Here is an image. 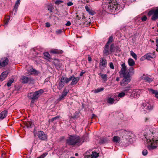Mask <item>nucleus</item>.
<instances>
[{
	"mask_svg": "<svg viewBox=\"0 0 158 158\" xmlns=\"http://www.w3.org/2000/svg\"><path fill=\"white\" fill-rule=\"evenodd\" d=\"M8 74V73L7 72L5 71L2 72L0 76V81H2L5 79Z\"/></svg>",
	"mask_w": 158,
	"mask_h": 158,
	"instance_id": "nucleus-18",
	"label": "nucleus"
},
{
	"mask_svg": "<svg viewBox=\"0 0 158 158\" xmlns=\"http://www.w3.org/2000/svg\"><path fill=\"white\" fill-rule=\"evenodd\" d=\"M142 105L146 109L149 111L152 110L153 108L152 105H151L148 103L147 104L143 103Z\"/></svg>",
	"mask_w": 158,
	"mask_h": 158,
	"instance_id": "nucleus-17",
	"label": "nucleus"
},
{
	"mask_svg": "<svg viewBox=\"0 0 158 158\" xmlns=\"http://www.w3.org/2000/svg\"><path fill=\"white\" fill-rule=\"evenodd\" d=\"M153 143L152 142L150 145H149L148 146V148L149 150H153L155 149H156L157 147V146H154L153 145Z\"/></svg>",
	"mask_w": 158,
	"mask_h": 158,
	"instance_id": "nucleus-26",
	"label": "nucleus"
},
{
	"mask_svg": "<svg viewBox=\"0 0 158 158\" xmlns=\"http://www.w3.org/2000/svg\"><path fill=\"white\" fill-rule=\"evenodd\" d=\"M24 123L27 128H32L34 126V123L31 120L24 122Z\"/></svg>",
	"mask_w": 158,
	"mask_h": 158,
	"instance_id": "nucleus-15",
	"label": "nucleus"
},
{
	"mask_svg": "<svg viewBox=\"0 0 158 158\" xmlns=\"http://www.w3.org/2000/svg\"><path fill=\"white\" fill-rule=\"evenodd\" d=\"M108 140L106 138H102L99 141V143L101 144H103L107 142Z\"/></svg>",
	"mask_w": 158,
	"mask_h": 158,
	"instance_id": "nucleus-30",
	"label": "nucleus"
},
{
	"mask_svg": "<svg viewBox=\"0 0 158 158\" xmlns=\"http://www.w3.org/2000/svg\"><path fill=\"white\" fill-rule=\"evenodd\" d=\"M48 153L47 152H44L37 158H44L48 155Z\"/></svg>",
	"mask_w": 158,
	"mask_h": 158,
	"instance_id": "nucleus-41",
	"label": "nucleus"
},
{
	"mask_svg": "<svg viewBox=\"0 0 158 158\" xmlns=\"http://www.w3.org/2000/svg\"><path fill=\"white\" fill-rule=\"evenodd\" d=\"M113 36H111L109 38L108 41L106 44H108L109 45V44L111 43L112 42H113Z\"/></svg>",
	"mask_w": 158,
	"mask_h": 158,
	"instance_id": "nucleus-39",
	"label": "nucleus"
},
{
	"mask_svg": "<svg viewBox=\"0 0 158 158\" xmlns=\"http://www.w3.org/2000/svg\"><path fill=\"white\" fill-rule=\"evenodd\" d=\"M66 81L65 77L63 76H62L59 81V84L57 87V88L60 90L63 88L65 84H66Z\"/></svg>",
	"mask_w": 158,
	"mask_h": 158,
	"instance_id": "nucleus-8",
	"label": "nucleus"
},
{
	"mask_svg": "<svg viewBox=\"0 0 158 158\" xmlns=\"http://www.w3.org/2000/svg\"><path fill=\"white\" fill-rule=\"evenodd\" d=\"M147 17L145 15H144L141 18V19L142 20V21H146L147 20Z\"/></svg>",
	"mask_w": 158,
	"mask_h": 158,
	"instance_id": "nucleus-49",
	"label": "nucleus"
},
{
	"mask_svg": "<svg viewBox=\"0 0 158 158\" xmlns=\"http://www.w3.org/2000/svg\"><path fill=\"white\" fill-rule=\"evenodd\" d=\"M63 31V29H58L56 31V33L57 35L60 34Z\"/></svg>",
	"mask_w": 158,
	"mask_h": 158,
	"instance_id": "nucleus-44",
	"label": "nucleus"
},
{
	"mask_svg": "<svg viewBox=\"0 0 158 158\" xmlns=\"http://www.w3.org/2000/svg\"><path fill=\"white\" fill-rule=\"evenodd\" d=\"M145 59H147L146 58L145 55H144V56H143L140 58V60L141 61H143Z\"/></svg>",
	"mask_w": 158,
	"mask_h": 158,
	"instance_id": "nucleus-58",
	"label": "nucleus"
},
{
	"mask_svg": "<svg viewBox=\"0 0 158 158\" xmlns=\"http://www.w3.org/2000/svg\"><path fill=\"white\" fill-rule=\"evenodd\" d=\"M149 17L152 15L151 19L155 21L158 19V7L153 8L150 10L148 13Z\"/></svg>",
	"mask_w": 158,
	"mask_h": 158,
	"instance_id": "nucleus-5",
	"label": "nucleus"
},
{
	"mask_svg": "<svg viewBox=\"0 0 158 158\" xmlns=\"http://www.w3.org/2000/svg\"><path fill=\"white\" fill-rule=\"evenodd\" d=\"M149 91L150 92H151L152 94H155V96L158 99V91L157 90H155L152 89H149Z\"/></svg>",
	"mask_w": 158,
	"mask_h": 158,
	"instance_id": "nucleus-22",
	"label": "nucleus"
},
{
	"mask_svg": "<svg viewBox=\"0 0 158 158\" xmlns=\"http://www.w3.org/2000/svg\"><path fill=\"white\" fill-rule=\"evenodd\" d=\"M120 133L121 135L122 134L123 135V136H124L126 135H128L130 134L131 133L128 130H121V131L120 132Z\"/></svg>",
	"mask_w": 158,
	"mask_h": 158,
	"instance_id": "nucleus-24",
	"label": "nucleus"
},
{
	"mask_svg": "<svg viewBox=\"0 0 158 158\" xmlns=\"http://www.w3.org/2000/svg\"><path fill=\"white\" fill-rule=\"evenodd\" d=\"M115 49V47L114 44H112L110 46V54L114 52Z\"/></svg>",
	"mask_w": 158,
	"mask_h": 158,
	"instance_id": "nucleus-27",
	"label": "nucleus"
},
{
	"mask_svg": "<svg viewBox=\"0 0 158 158\" xmlns=\"http://www.w3.org/2000/svg\"><path fill=\"white\" fill-rule=\"evenodd\" d=\"M63 53V51L61 50L57 49H53L51 50L50 53L53 54H62Z\"/></svg>",
	"mask_w": 158,
	"mask_h": 158,
	"instance_id": "nucleus-20",
	"label": "nucleus"
},
{
	"mask_svg": "<svg viewBox=\"0 0 158 158\" xmlns=\"http://www.w3.org/2000/svg\"><path fill=\"white\" fill-rule=\"evenodd\" d=\"M120 5L117 4L116 0H110V2L102 5L103 11L108 12H114L120 9Z\"/></svg>",
	"mask_w": 158,
	"mask_h": 158,
	"instance_id": "nucleus-2",
	"label": "nucleus"
},
{
	"mask_svg": "<svg viewBox=\"0 0 158 158\" xmlns=\"http://www.w3.org/2000/svg\"><path fill=\"white\" fill-rule=\"evenodd\" d=\"M69 89L64 88L63 91L62 92L61 95L60 96L59 98H58V101H60L62 100L66 96L67 94L69 92Z\"/></svg>",
	"mask_w": 158,
	"mask_h": 158,
	"instance_id": "nucleus-11",
	"label": "nucleus"
},
{
	"mask_svg": "<svg viewBox=\"0 0 158 158\" xmlns=\"http://www.w3.org/2000/svg\"><path fill=\"white\" fill-rule=\"evenodd\" d=\"M82 138L76 135H70L66 140V143L68 145L75 146L81 144L83 142Z\"/></svg>",
	"mask_w": 158,
	"mask_h": 158,
	"instance_id": "nucleus-3",
	"label": "nucleus"
},
{
	"mask_svg": "<svg viewBox=\"0 0 158 158\" xmlns=\"http://www.w3.org/2000/svg\"><path fill=\"white\" fill-rule=\"evenodd\" d=\"M20 0H17L15 5L14 6V10H15V12H17L18 7L20 4Z\"/></svg>",
	"mask_w": 158,
	"mask_h": 158,
	"instance_id": "nucleus-25",
	"label": "nucleus"
},
{
	"mask_svg": "<svg viewBox=\"0 0 158 158\" xmlns=\"http://www.w3.org/2000/svg\"><path fill=\"white\" fill-rule=\"evenodd\" d=\"M88 60L89 62H90L92 61V58L89 55L88 56Z\"/></svg>",
	"mask_w": 158,
	"mask_h": 158,
	"instance_id": "nucleus-61",
	"label": "nucleus"
},
{
	"mask_svg": "<svg viewBox=\"0 0 158 158\" xmlns=\"http://www.w3.org/2000/svg\"><path fill=\"white\" fill-rule=\"evenodd\" d=\"M89 15H94L95 14V12L93 10H91L90 11H89Z\"/></svg>",
	"mask_w": 158,
	"mask_h": 158,
	"instance_id": "nucleus-54",
	"label": "nucleus"
},
{
	"mask_svg": "<svg viewBox=\"0 0 158 158\" xmlns=\"http://www.w3.org/2000/svg\"><path fill=\"white\" fill-rule=\"evenodd\" d=\"M115 49L116 50V53H118L121 51V49L118 46H116L115 47Z\"/></svg>",
	"mask_w": 158,
	"mask_h": 158,
	"instance_id": "nucleus-42",
	"label": "nucleus"
},
{
	"mask_svg": "<svg viewBox=\"0 0 158 158\" xmlns=\"http://www.w3.org/2000/svg\"><path fill=\"white\" fill-rule=\"evenodd\" d=\"M99 156V154L96 152H92L91 155H85L84 157L85 158H97Z\"/></svg>",
	"mask_w": 158,
	"mask_h": 158,
	"instance_id": "nucleus-14",
	"label": "nucleus"
},
{
	"mask_svg": "<svg viewBox=\"0 0 158 158\" xmlns=\"http://www.w3.org/2000/svg\"><path fill=\"white\" fill-rule=\"evenodd\" d=\"M104 89L103 87L98 88L96 89H95L94 90V93H97L103 91L104 90Z\"/></svg>",
	"mask_w": 158,
	"mask_h": 158,
	"instance_id": "nucleus-36",
	"label": "nucleus"
},
{
	"mask_svg": "<svg viewBox=\"0 0 158 158\" xmlns=\"http://www.w3.org/2000/svg\"><path fill=\"white\" fill-rule=\"evenodd\" d=\"M139 90H134L132 92V94L134 95V97H138L139 94Z\"/></svg>",
	"mask_w": 158,
	"mask_h": 158,
	"instance_id": "nucleus-32",
	"label": "nucleus"
},
{
	"mask_svg": "<svg viewBox=\"0 0 158 158\" xmlns=\"http://www.w3.org/2000/svg\"><path fill=\"white\" fill-rule=\"evenodd\" d=\"M71 25V23L70 21H68L67 23L65 24L66 26H69Z\"/></svg>",
	"mask_w": 158,
	"mask_h": 158,
	"instance_id": "nucleus-57",
	"label": "nucleus"
},
{
	"mask_svg": "<svg viewBox=\"0 0 158 158\" xmlns=\"http://www.w3.org/2000/svg\"><path fill=\"white\" fill-rule=\"evenodd\" d=\"M63 1L61 0H56L55 2V3L56 5H59L61 3H63Z\"/></svg>",
	"mask_w": 158,
	"mask_h": 158,
	"instance_id": "nucleus-47",
	"label": "nucleus"
},
{
	"mask_svg": "<svg viewBox=\"0 0 158 158\" xmlns=\"http://www.w3.org/2000/svg\"><path fill=\"white\" fill-rule=\"evenodd\" d=\"M128 63L130 66L132 67L135 65V62L132 59L130 58L128 60Z\"/></svg>",
	"mask_w": 158,
	"mask_h": 158,
	"instance_id": "nucleus-23",
	"label": "nucleus"
},
{
	"mask_svg": "<svg viewBox=\"0 0 158 158\" xmlns=\"http://www.w3.org/2000/svg\"><path fill=\"white\" fill-rule=\"evenodd\" d=\"M130 88V86H128L127 87H125L124 89V92H127L129 90V89Z\"/></svg>",
	"mask_w": 158,
	"mask_h": 158,
	"instance_id": "nucleus-52",
	"label": "nucleus"
},
{
	"mask_svg": "<svg viewBox=\"0 0 158 158\" xmlns=\"http://www.w3.org/2000/svg\"><path fill=\"white\" fill-rule=\"evenodd\" d=\"M85 8L86 10L87 11L88 13L91 10L90 9L89 7L87 6H85Z\"/></svg>",
	"mask_w": 158,
	"mask_h": 158,
	"instance_id": "nucleus-55",
	"label": "nucleus"
},
{
	"mask_svg": "<svg viewBox=\"0 0 158 158\" xmlns=\"http://www.w3.org/2000/svg\"><path fill=\"white\" fill-rule=\"evenodd\" d=\"M114 99L111 97L109 98L107 100V102L110 104H112L114 103L115 101Z\"/></svg>",
	"mask_w": 158,
	"mask_h": 158,
	"instance_id": "nucleus-31",
	"label": "nucleus"
},
{
	"mask_svg": "<svg viewBox=\"0 0 158 158\" xmlns=\"http://www.w3.org/2000/svg\"><path fill=\"white\" fill-rule=\"evenodd\" d=\"M107 65V61L105 59H101L100 60L99 66L102 69L106 67Z\"/></svg>",
	"mask_w": 158,
	"mask_h": 158,
	"instance_id": "nucleus-12",
	"label": "nucleus"
},
{
	"mask_svg": "<svg viewBox=\"0 0 158 158\" xmlns=\"http://www.w3.org/2000/svg\"><path fill=\"white\" fill-rule=\"evenodd\" d=\"M152 142L153 143H155L156 144H157L158 143V140H155L153 139H152Z\"/></svg>",
	"mask_w": 158,
	"mask_h": 158,
	"instance_id": "nucleus-60",
	"label": "nucleus"
},
{
	"mask_svg": "<svg viewBox=\"0 0 158 158\" xmlns=\"http://www.w3.org/2000/svg\"><path fill=\"white\" fill-rule=\"evenodd\" d=\"M109 45L106 44L104 47V50L103 51V53L106 56H107L109 54H110L109 50Z\"/></svg>",
	"mask_w": 158,
	"mask_h": 158,
	"instance_id": "nucleus-16",
	"label": "nucleus"
},
{
	"mask_svg": "<svg viewBox=\"0 0 158 158\" xmlns=\"http://www.w3.org/2000/svg\"><path fill=\"white\" fill-rule=\"evenodd\" d=\"M60 118V116L59 115H57L53 118L52 119H49V122H53V121L55 120H59V118Z\"/></svg>",
	"mask_w": 158,
	"mask_h": 158,
	"instance_id": "nucleus-29",
	"label": "nucleus"
},
{
	"mask_svg": "<svg viewBox=\"0 0 158 158\" xmlns=\"http://www.w3.org/2000/svg\"><path fill=\"white\" fill-rule=\"evenodd\" d=\"M99 74L100 75L102 78L104 79L105 81H106L107 80V75L106 74H102L101 73H100Z\"/></svg>",
	"mask_w": 158,
	"mask_h": 158,
	"instance_id": "nucleus-37",
	"label": "nucleus"
},
{
	"mask_svg": "<svg viewBox=\"0 0 158 158\" xmlns=\"http://www.w3.org/2000/svg\"><path fill=\"white\" fill-rule=\"evenodd\" d=\"M131 55L136 60L137 59V57L136 54L133 52L132 51H130Z\"/></svg>",
	"mask_w": 158,
	"mask_h": 158,
	"instance_id": "nucleus-35",
	"label": "nucleus"
},
{
	"mask_svg": "<svg viewBox=\"0 0 158 158\" xmlns=\"http://www.w3.org/2000/svg\"><path fill=\"white\" fill-rule=\"evenodd\" d=\"M53 8V7L52 6H49L48 7V10L50 11V12H52Z\"/></svg>",
	"mask_w": 158,
	"mask_h": 158,
	"instance_id": "nucleus-53",
	"label": "nucleus"
},
{
	"mask_svg": "<svg viewBox=\"0 0 158 158\" xmlns=\"http://www.w3.org/2000/svg\"><path fill=\"white\" fill-rule=\"evenodd\" d=\"M9 18H7L6 19L5 22V25H7L8 23V22H9V20L10 19V16H8Z\"/></svg>",
	"mask_w": 158,
	"mask_h": 158,
	"instance_id": "nucleus-51",
	"label": "nucleus"
},
{
	"mask_svg": "<svg viewBox=\"0 0 158 158\" xmlns=\"http://www.w3.org/2000/svg\"><path fill=\"white\" fill-rule=\"evenodd\" d=\"M31 72H33L34 73H37V71L35 69H33V70L31 71Z\"/></svg>",
	"mask_w": 158,
	"mask_h": 158,
	"instance_id": "nucleus-64",
	"label": "nucleus"
},
{
	"mask_svg": "<svg viewBox=\"0 0 158 158\" xmlns=\"http://www.w3.org/2000/svg\"><path fill=\"white\" fill-rule=\"evenodd\" d=\"M122 68L119 72L120 77H122V75L123 78L120 82V85L122 86H124L127 85L131 81V76L134 73V69L133 67H131L127 71L126 66L125 63L121 65Z\"/></svg>",
	"mask_w": 158,
	"mask_h": 158,
	"instance_id": "nucleus-1",
	"label": "nucleus"
},
{
	"mask_svg": "<svg viewBox=\"0 0 158 158\" xmlns=\"http://www.w3.org/2000/svg\"><path fill=\"white\" fill-rule=\"evenodd\" d=\"M125 95V94L124 92H121L119 93L118 95V97L122 98Z\"/></svg>",
	"mask_w": 158,
	"mask_h": 158,
	"instance_id": "nucleus-46",
	"label": "nucleus"
},
{
	"mask_svg": "<svg viewBox=\"0 0 158 158\" xmlns=\"http://www.w3.org/2000/svg\"><path fill=\"white\" fill-rule=\"evenodd\" d=\"M44 56L48 59H50V55L47 52H44Z\"/></svg>",
	"mask_w": 158,
	"mask_h": 158,
	"instance_id": "nucleus-45",
	"label": "nucleus"
},
{
	"mask_svg": "<svg viewBox=\"0 0 158 158\" xmlns=\"http://www.w3.org/2000/svg\"><path fill=\"white\" fill-rule=\"evenodd\" d=\"M8 62L9 60L7 57H4L1 59L0 65L1 67H4L7 65Z\"/></svg>",
	"mask_w": 158,
	"mask_h": 158,
	"instance_id": "nucleus-10",
	"label": "nucleus"
},
{
	"mask_svg": "<svg viewBox=\"0 0 158 158\" xmlns=\"http://www.w3.org/2000/svg\"><path fill=\"white\" fill-rule=\"evenodd\" d=\"M120 140V137L118 136H114L113 139V141L114 142L119 143Z\"/></svg>",
	"mask_w": 158,
	"mask_h": 158,
	"instance_id": "nucleus-33",
	"label": "nucleus"
},
{
	"mask_svg": "<svg viewBox=\"0 0 158 158\" xmlns=\"http://www.w3.org/2000/svg\"><path fill=\"white\" fill-rule=\"evenodd\" d=\"M21 79L23 84H33L34 82V80L33 78L31 77H27L25 76H22Z\"/></svg>",
	"mask_w": 158,
	"mask_h": 158,
	"instance_id": "nucleus-7",
	"label": "nucleus"
},
{
	"mask_svg": "<svg viewBox=\"0 0 158 158\" xmlns=\"http://www.w3.org/2000/svg\"><path fill=\"white\" fill-rule=\"evenodd\" d=\"M14 80L13 78H11L9 80L7 83V85L8 87H10L11 85V84L14 82Z\"/></svg>",
	"mask_w": 158,
	"mask_h": 158,
	"instance_id": "nucleus-38",
	"label": "nucleus"
},
{
	"mask_svg": "<svg viewBox=\"0 0 158 158\" xmlns=\"http://www.w3.org/2000/svg\"><path fill=\"white\" fill-rule=\"evenodd\" d=\"M85 72H83V71L81 72L80 74V77L82 76L83 74L85 73Z\"/></svg>",
	"mask_w": 158,
	"mask_h": 158,
	"instance_id": "nucleus-62",
	"label": "nucleus"
},
{
	"mask_svg": "<svg viewBox=\"0 0 158 158\" xmlns=\"http://www.w3.org/2000/svg\"><path fill=\"white\" fill-rule=\"evenodd\" d=\"M80 79L79 77H75L74 75L72 81L70 83V85L72 86L76 85Z\"/></svg>",
	"mask_w": 158,
	"mask_h": 158,
	"instance_id": "nucleus-19",
	"label": "nucleus"
},
{
	"mask_svg": "<svg viewBox=\"0 0 158 158\" xmlns=\"http://www.w3.org/2000/svg\"><path fill=\"white\" fill-rule=\"evenodd\" d=\"M54 61L53 62V63L57 69H60L62 65L61 63H60V61L58 60L56 58L54 59Z\"/></svg>",
	"mask_w": 158,
	"mask_h": 158,
	"instance_id": "nucleus-13",
	"label": "nucleus"
},
{
	"mask_svg": "<svg viewBox=\"0 0 158 158\" xmlns=\"http://www.w3.org/2000/svg\"><path fill=\"white\" fill-rule=\"evenodd\" d=\"M67 5L68 6H70L73 5V3L71 2H69L67 3Z\"/></svg>",
	"mask_w": 158,
	"mask_h": 158,
	"instance_id": "nucleus-59",
	"label": "nucleus"
},
{
	"mask_svg": "<svg viewBox=\"0 0 158 158\" xmlns=\"http://www.w3.org/2000/svg\"><path fill=\"white\" fill-rule=\"evenodd\" d=\"M78 117V113L75 112L73 114V116L72 117V118L73 119H77Z\"/></svg>",
	"mask_w": 158,
	"mask_h": 158,
	"instance_id": "nucleus-43",
	"label": "nucleus"
},
{
	"mask_svg": "<svg viewBox=\"0 0 158 158\" xmlns=\"http://www.w3.org/2000/svg\"><path fill=\"white\" fill-rule=\"evenodd\" d=\"M86 18L85 16L83 15L82 18V22L81 23H79L80 25H81L83 27H88L90 25L91 22L90 21H88L86 20Z\"/></svg>",
	"mask_w": 158,
	"mask_h": 158,
	"instance_id": "nucleus-9",
	"label": "nucleus"
},
{
	"mask_svg": "<svg viewBox=\"0 0 158 158\" xmlns=\"http://www.w3.org/2000/svg\"><path fill=\"white\" fill-rule=\"evenodd\" d=\"M34 134L35 136L36 134L39 139L41 141H47V135L42 131H38L36 134L34 132Z\"/></svg>",
	"mask_w": 158,
	"mask_h": 158,
	"instance_id": "nucleus-6",
	"label": "nucleus"
},
{
	"mask_svg": "<svg viewBox=\"0 0 158 158\" xmlns=\"http://www.w3.org/2000/svg\"><path fill=\"white\" fill-rule=\"evenodd\" d=\"M82 17H81V16H80L79 15H77L75 18L77 22L80 23L79 21L81 20H82Z\"/></svg>",
	"mask_w": 158,
	"mask_h": 158,
	"instance_id": "nucleus-40",
	"label": "nucleus"
},
{
	"mask_svg": "<svg viewBox=\"0 0 158 158\" xmlns=\"http://www.w3.org/2000/svg\"><path fill=\"white\" fill-rule=\"evenodd\" d=\"M148 151L146 149L143 150L142 152V154L143 156H146L148 154Z\"/></svg>",
	"mask_w": 158,
	"mask_h": 158,
	"instance_id": "nucleus-48",
	"label": "nucleus"
},
{
	"mask_svg": "<svg viewBox=\"0 0 158 158\" xmlns=\"http://www.w3.org/2000/svg\"><path fill=\"white\" fill-rule=\"evenodd\" d=\"M145 55V56L146 57V58L147 59L149 60H150V58H153L152 57V54L151 53H147Z\"/></svg>",
	"mask_w": 158,
	"mask_h": 158,
	"instance_id": "nucleus-34",
	"label": "nucleus"
},
{
	"mask_svg": "<svg viewBox=\"0 0 158 158\" xmlns=\"http://www.w3.org/2000/svg\"><path fill=\"white\" fill-rule=\"evenodd\" d=\"M44 92V90L41 89L34 92L28 93L27 97L29 99L31 100V104H33L35 101L37 100Z\"/></svg>",
	"mask_w": 158,
	"mask_h": 158,
	"instance_id": "nucleus-4",
	"label": "nucleus"
},
{
	"mask_svg": "<svg viewBox=\"0 0 158 158\" xmlns=\"http://www.w3.org/2000/svg\"><path fill=\"white\" fill-rule=\"evenodd\" d=\"M7 111L4 110L0 113V119H2L5 118L7 115Z\"/></svg>",
	"mask_w": 158,
	"mask_h": 158,
	"instance_id": "nucleus-21",
	"label": "nucleus"
},
{
	"mask_svg": "<svg viewBox=\"0 0 158 158\" xmlns=\"http://www.w3.org/2000/svg\"><path fill=\"white\" fill-rule=\"evenodd\" d=\"M156 50L157 51V49H158V38H156Z\"/></svg>",
	"mask_w": 158,
	"mask_h": 158,
	"instance_id": "nucleus-56",
	"label": "nucleus"
},
{
	"mask_svg": "<svg viewBox=\"0 0 158 158\" xmlns=\"http://www.w3.org/2000/svg\"><path fill=\"white\" fill-rule=\"evenodd\" d=\"M46 26L47 27H50V25L49 23H46Z\"/></svg>",
	"mask_w": 158,
	"mask_h": 158,
	"instance_id": "nucleus-63",
	"label": "nucleus"
},
{
	"mask_svg": "<svg viewBox=\"0 0 158 158\" xmlns=\"http://www.w3.org/2000/svg\"><path fill=\"white\" fill-rule=\"evenodd\" d=\"M109 66L110 68L112 69H114V66L113 65V64L112 62H111L109 63Z\"/></svg>",
	"mask_w": 158,
	"mask_h": 158,
	"instance_id": "nucleus-50",
	"label": "nucleus"
},
{
	"mask_svg": "<svg viewBox=\"0 0 158 158\" xmlns=\"http://www.w3.org/2000/svg\"><path fill=\"white\" fill-rule=\"evenodd\" d=\"M74 75H72L69 78H67L65 77V78L66 80V84H68L70 81H72L73 78L74 77Z\"/></svg>",
	"mask_w": 158,
	"mask_h": 158,
	"instance_id": "nucleus-28",
	"label": "nucleus"
}]
</instances>
